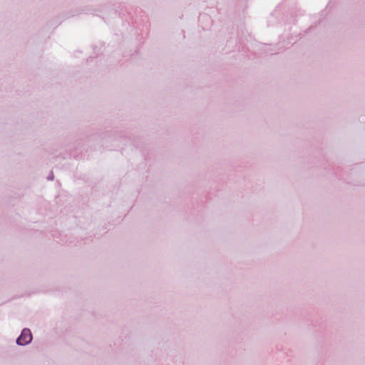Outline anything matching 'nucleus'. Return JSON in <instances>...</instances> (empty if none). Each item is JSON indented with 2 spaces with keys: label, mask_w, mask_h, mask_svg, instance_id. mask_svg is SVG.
<instances>
[{
  "label": "nucleus",
  "mask_w": 365,
  "mask_h": 365,
  "mask_svg": "<svg viewBox=\"0 0 365 365\" xmlns=\"http://www.w3.org/2000/svg\"><path fill=\"white\" fill-rule=\"evenodd\" d=\"M32 340V335L30 329L24 328V344H29Z\"/></svg>",
  "instance_id": "obj_1"
},
{
  "label": "nucleus",
  "mask_w": 365,
  "mask_h": 365,
  "mask_svg": "<svg viewBox=\"0 0 365 365\" xmlns=\"http://www.w3.org/2000/svg\"><path fill=\"white\" fill-rule=\"evenodd\" d=\"M22 340H23V331L21 333L20 336L17 338L16 343L19 345H23Z\"/></svg>",
  "instance_id": "obj_2"
}]
</instances>
